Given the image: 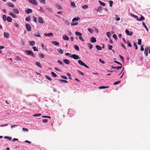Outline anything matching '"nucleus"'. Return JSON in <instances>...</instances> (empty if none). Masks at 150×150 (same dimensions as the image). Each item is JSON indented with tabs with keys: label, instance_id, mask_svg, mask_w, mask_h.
<instances>
[{
	"label": "nucleus",
	"instance_id": "nucleus-55",
	"mask_svg": "<svg viewBox=\"0 0 150 150\" xmlns=\"http://www.w3.org/2000/svg\"><path fill=\"white\" fill-rule=\"evenodd\" d=\"M67 76H69V79H72V78L71 77V74H70L69 73H67Z\"/></svg>",
	"mask_w": 150,
	"mask_h": 150
},
{
	"label": "nucleus",
	"instance_id": "nucleus-7",
	"mask_svg": "<svg viewBox=\"0 0 150 150\" xmlns=\"http://www.w3.org/2000/svg\"><path fill=\"white\" fill-rule=\"evenodd\" d=\"M125 32L126 34L128 35L131 36L132 35L133 33L131 32H129V31L128 30H126Z\"/></svg>",
	"mask_w": 150,
	"mask_h": 150
},
{
	"label": "nucleus",
	"instance_id": "nucleus-21",
	"mask_svg": "<svg viewBox=\"0 0 150 150\" xmlns=\"http://www.w3.org/2000/svg\"><path fill=\"white\" fill-rule=\"evenodd\" d=\"M36 64L37 65V66L38 67H40V68L42 67V66L41 65V64L39 62H36Z\"/></svg>",
	"mask_w": 150,
	"mask_h": 150
},
{
	"label": "nucleus",
	"instance_id": "nucleus-51",
	"mask_svg": "<svg viewBox=\"0 0 150 150\" xmlns=\"http://www.w3.org/2000/svg\"><path fill=\"white\" fill-rule=\"evenodd\" d=\"M121 82L120 81H117L115 82L113 84L114 85H117L120 83Z\"/></svg>",
	"mask_w": 150,
	"mask_h": 150
},
{
	"label": "nucleus",
	"instance_id": "nucleus-2",
	"mask_svg": "<svg viewBox=\"0 0 150 150\" xmlns=\"http://www.w3.org/2000/svg\"><path fill=\"white\" fill-rule=\"evenodd\" d=\"M25 52L28 55H30L33 57H35V55L31 50H26Z\"/></svg>",
	"mask_w": 150,
	"mask_h": 150
},
{
	"label": "nucleus",
	"instance_id": "nucleus-48",
	"mask_svg": "<svg viewBox=\"0 0 150 150\" xmlns=\"http://www.w3.org/2000/svg\"><path fill=\"white\" fill-rule=\"evenodd\" d=\"M23 131L24 132H28V130L27 129L24 128H22Z\"/></svg>",
	"mask_w": 150,
	"mask_h": 150
},
{
	"label": "nucleus",
	"instance_id": "nucleus-38",
	"mask_svg": "<svg viewBox=\"0 0 150 150\" xmlns=\"http://www.w3.org/2000/svg\"><path fill=\"white\" fill-rule=\"evenodd\" d=\"M39 55L40 57L41 58H43L44 57V55L43 54L40 53L39 54Z\"/></svg>",
	"mask_w": 150,
	"mask_h": 150
},
{
	"label": "nucleus",
	"instance_id": "nucleus-25",
	"mask_svg": "<svg viewBox=\"0 0 150 150\" xmlns=\"http://www.w3.org/2000/svg\"><path fill=\"white\" fill-rule=\"evenodd\" d=\"M52 43L57 46H58L59 45V42L55 41L52 42Z\"/></svg>",
	"mask_w": 150,
	"mask_h": 150
},
{
	"label": "nucleus",
	"instance_id": "nucleus-26",
	"mask_svg": "<svg viewBox=\"0 0 150 150\" xmlns=\"http://www.w3.org/2000/svg\"><path fill=\"white\" fill-rule=\"evenodd\" d=\"M96 47L97 49L98 50H102L101 47L99 45H96Z\"/></svg>",
	"mask_w": 150,
	"mask_h": 150
},
{
	"label": "nucleus",
	"instance_id": "nucleus-58",
	"mask_svg": "<svg viewBox=\"0 0 150 150\" xmlns=\"http://www.w3.org/2000/svg\"><path fill=\"white\" fill-rule=\"evenodd\" d=\"M4 138L5 139H9L10 140H11L12 139V138L11 137H10L7 136H5L4 137Z\"/></svg>",
	"mask_w": 150,
	"mask_h": 150
},
{
	"label": "nucleus",
	"instance_id": "nucleus-4",
	"mask_svg": "<svg viewBox=\"0 0 150 150\" xmlns=\"http://www.w3.org/2000/svg\"><path fill=\"white\" fill-rule=\"evenodd\" d=\"M70 57L75 59H80L79 56L75 54H73L72 55L70 56Z\"/></svg>",
	"mask_w": 150,
	"mask_h": 150
},
{
	"label": "nucleus",
	"instance_id": "nucleus-16",
	"mask_svg": "<svg viewBox=\"0 0 150 150\" xmlns=\"http://www.w3.org/2000/svg\"><path fill=\"white\" fill-rule=\"evenodd\" d=\"M122 68V66L115 67L112 66H111V68L113 69H116L117 70H119Z\"/></svg>",
	"mask_w": 150,
	"mask_h": 150
},
{
	"label": "nucleus",
	"instance_id": "nucleus-3",
	"mask_svg": "<svg viewBox=\"0 0 150 150\" xmlns=\"http://www.w3.org/2000/svg\"><path fill=\"white\" fill-rule=\"evenodd\" d=\"M78 63L81 65H82L87 68H89V67L84 62H83L82 61L79 60L78 61Z\"/></svg>",
	"mask_w": 150,
	"mask_h": 150
},
{
	"label": "nucleus",
	"instance_id": "nucleus-17",
	"mask_svg": "<svg viewBox=\"0 0 150 150\" xmlns=\"http://www.w3.org/2000/svg\"><path fill=\"white\" fill-rule=\"evenodd\" d=\"M63 39L65 40H69V38L66 35H64L62 37Z\"/></svg>",
	"mask_w": 150,
	"mask_h": 150
},
{
	"label": "nucleus",
	"instance_id": "nucleus-23",
	"mask_svg": "<svg viewBox=\"0 0 150 150\" xmlns=\"http://www.w3.org/2000/svg\"><path fill=\"white\" fill-rule=\"evenodd\" d=\"M131 15L133 18L136 19V20L137 21L138 19V18L137 16L134 15L132 13L131 14Z\"/></svg>",
	"mask_w": 150,
	"mask_h": 150
},
{
	"label": "nucleus",
	"instance_id": "nucleus-10",
	"mask_svg": "<svg viewBox=\"0 0 150 150\" xmlns=\"http://www.w3.org/2000/svg\"><path fill=\"white\" fill-rule=\"evenodd\" d=\"M44 35L45 36H49H49L53 37L54 36L53 34L52 33H48V34L45 33L44 34Z\"/></svg>",
	"mask_w": 150,
	"mask_h": 150
},
{
	"label": "nucleus",
	"instance_id": "nucleus-34",
	"mask_svg": "<svg viewBox=\"0 0 150 150\" xmlns=\"http://www.w3.org/2000/svg\"><path fill=\"white\" fill-rule=\"evenodd\" d=\"M56 7L59 9L61 10L62 9V7L59 5H56Z\"/></svg>",
	"mask_w": 150,
	"mask_h": 150
},
{
	"label": "nucleus",
	"instance_id": "nucleus-52",
	"mask_svg": "<svg viewBox=\"0 0 150 150\" xmlns=\"http://www.w3.org/2000/svg\"><path fill=\"white\" fill-rule=\"evenodd\" d=\"M134 46L135 49L137 50V49L138 47H137V46L136 43L135 42H134Z\"/></svg>",
	"mask_w": 150,
	"mask_h": 150
},
{
	"label": "nucleus",
	"instance_id": "nucleus-43",
	"mask_svg": "<svg viewBox=\"0 0 150 150\" xmlns=\"http://www.w3.org/2000/svg\"><path fill=\"white\" fill-rule=\"evenodd\" d=\"M39 1L42 3H43L45 4H46L45 0H39Z\"/></svg>",
	"mask_w": 150,
	"mask_h": 150
},
{
	"label": "nucleus",
	"instance_id": "nucleus-32",
	"mask_svg": "<svg viewBox=\"0 0 150 150\" xmlns=\"http://www.w3.org/2000/svg\"><path fill=\"white\" fill-rule=\"evenodd\" d=\"M108 86H100L99 87V89H104V88H108Z\"/></svg>",
	"mask_w": 150,
	"mask_h": 150
},
{
	"label": "nucleus",
	"instance_id": "nucleus-13",
	"mask_svg": "<svg viewBox=\"0 0 150 150\" xmlns=\"http://www.w3.org/2000/svg\"><path fill=\"white\" fill-rule=\"evenodd\" d=\"M4 36L5 37L7 38H8L9 37V34L8 33L4 32Z\"/></svg>",
	"mask_w": 150,
	"mask_h": 150
},
{
	"label": "nucleus",
	"instance_id": "nucleus-33",
	"mask_svg": "<svg viewBox=\"0 0 150 150\" xmlns=\"http://www.w3.org/2000/svg\"><path fill=\"white\" fill-rule=\"evenodd\" d=\"M74 47L76 50H79V47L77 45H74Z\"/></svg>",
	"mask_w": 150,
	"mask_h": 150
},
{
	"label": "nucleus",
	"instance_id": "nucleus-20",
	"mask_svg": "<svg viewBox=\"0 0 150 150\" xmlns=\"http://www.w3.org/2000/svg\"><path fill=\"white\" fill-rule=\"evenodd\" d=\"M30 45L31 46H33L35 44V42L34 41H29Z\"/></svg>",
	"mask_w": 150,
	"mask_h": 150
},
{
	"label": "nucleus",
	"instance_id": "nucleus-56",
	"mask_svg": "<svg viewBox=\"0 0 150 150\" xmlns=\"http://www.w3.org/2000/svg\"><path fill=\"white\" fill-rule=\"evenodd\" d=\"M113 47L112 45H108V48L109 50H112V48Z\"/></svg>",
	"mask_w": 150,
	"mask_h": 150
},
{
	"label": "nucleus",
	"instance_id": "nucleus-27",
	"mask_svg": "<svg viewBox=\"0 0 150 150\" xmlns=\"http://www.w3.org/2000/svg\"><path fill=\"white\" fill-rule=\"evenodd\" d=\"M34 35L37 37H41V36L40 33H38L37 34L35 33L34 34Z\"/></svg>",
	"mask_w": 150,
	"mask_h": 150
},
{
	"label": "nucleus",
	"instance_id": "nucleus-37",
	"mask_svg": "<svg viewBox=\"0 0 150 150\" xmlns=\"http://www.w3.org/2000/svg\"><path fill=\"white\" fill-rule=\"evenodd\" d=\"M59 81L61 82H64L65 83H67L68 82V81L67 80H62V79H60L59 80Z\"/></svg>",
	"mask_w": 150,
	"mask_h": 150
},
{
	"label": "nucleus",
	"instance_id": "nucleus-46",
	"mask_svg": "<svg viewBox=\"0 0 150 150\" xmlns=\"http://www.w3.org/2000/svg\"><path fill=\"white\" fill-rule=\"evenodd\" d=\"M41 115V114H37L33 115V116L34 117H39Z\"/></svg>",
	"mask_w": 150,
	"mask_h": 150
},
{
	"label": "nucleus",
	"instance_id": "nucleus-35",
	"mask_svg": "<svg viewBox=\"0 0 150 150\" xmlns=\"http://www.w3.org/2000/svg\"><path fill=\"white\" fill-rule=\"evenodd\" d=\"M33 50L35 51H38V48H37L36 47L34 46L33 47Z\"/></svg>",
	"mask_w": 150,
	"mask_h": 150
},
{
	"label": "nucleus",
	"instance_id": "nucleus-47",
	"mask_svg": "<svg viewBox=\"0 0 150 150\" xmlns=\"http://www.w3.org/2000/svg\"><path fill=\"white\" fill-rule=\"evenodd\" d=\"M108 2H109L110 3V7H112L113 3V1H108Z\"/></svg>",
	"mask_w": 150,
	"mask_h": 150
},
{
	"label": "nucleus",
	"instance_id": "nucleus-11",
	"mask_svg": "<svg viewBox=\"0 0 150 150\" xmlns=\"http://www.w3.org/2000/svg\"><path fill=\"white\" fill-rule=\"evenodd\" d=\"M6 4H7V5L9 7H11V8H13L14 7V5L10 2L7 3H6Z\"/></svg>",
	"mask_w": 150,
	"mask_h": 150
},
{
	"label": "nucleus",
	"instance_id": "nucleus-14",
	"mask_svg": "<svg viewBox=\"0 0 150 150\" xmlns=\"http://www.w3.org/2000/svg\"><path fill=\"white\" fill-rule=\"evenodd\" d=\"M63 62L66 64H69L70 63V61L67 59H64L63 60Z\"/></svg>",
	"mask_w": 150,
	"mask_h": 150
},
{
	"label": "nucleus",
	"instance_id": "nucleus-57",
	"mask_svg": "<svg viewBox=\"0 0 150 150\" xmlns=\"http://www.w3.org/2000/svg\"><path fill=\"white\" fill-rule=\"evenodd\" d=\"M46 9L48 11H49L52 12V8H46Z\"/></svg>",
	"mask_w": 150,
	"mask_h": 150
},
{
	"label": "nucleus",
	"instance_id": "nucleus-45",
	"mask_svg": "<svg viewBox=\"0 0 150 150\" xmlns=\"http://www.w3.org/2000/svg\"><path fill=\"white\" fill-rule=\"evenodd\" d=\"M7 18L6 16L5 15H4L3 16V19L4 21H6V20Z\"/></svg>",
	"mask_w": 150,
	"mask_h": 150
},
{
	"label": "nucleus",
	"instance_id": "nucleus-1",
	"mask_svg": "<svg viewBox=\"0 0 150 150\" xmlns=\"http://www.w3.org/2000/svg\"><path fill=\"white\" fill-rule=\"evenodd\" d=\"M75 34L76 36H79V39L82 41H84V40L82 37V34L81 33L76 31L75 32Z\"/></svg>",
	"mask_w": 150,
	"mask_h": 150
},
{
	"label": "nucleus",
	"instance_id": "nucleus-22",
	"mask_svg": "<svg viewBox=\"0 0 150 150\" xmlns=\"http://www.w3.org/2000/svg\"><path fill=\"white\" fill-rule=\"evenodd\" d=\"M80 19L79 18H74L72 20V22H73L76 21H78Z\"/></svg>",
	"mask_w": 150,
	"mask_h": 150
},
{
	"label": "nucleus",
	"instance_id": "nucleus-18",
	"mask_svg": "<svg viewBox=\"0 0 150 150\" xmlns=\"http://www.w3.org/2000/svg\"><path fill=\"white\" fill-rule=\"evenodd\" d=\"M145 19L144 17L142 15L141 16V17L139 18H138L137 20V21H142L144 20Z\"/></svg>",
	"mask_w": 150,
	"mask_h": 150
},
{
	"label": "nucleus",
	"instance_id": "nucleus-41",
	"mask_svg": "<svg viewBox=\"0 0 150 150\" xmlns=\"http://www.w3.org/2000/svg\"><path fill=\"white\" fill-rule=\"evenodd\" d=\"M129 47H132V45L129 41H128L127 42Z\"/></svg>",
	"mask_w": 150,
	"mask_h": 150
},
{
	"label": "nucleus",
	"instance_id": "nucleus-36",
	"mask_svg": "<svg viewBox=\"0 0 150 150\" xmlns=\"http://www.w3.org/2000/svg\"><path fill=\"white\" fill-rule=\"evenodd\" d=\"M51 74L52 75V76L54 77H56L57 76V75L56 74H55L54 72H51Z\"/></svg>",
	"mask_w": 150,
	"mask_h": 150
},
{
	"label": "nucleus",
	"instance_id": "nucleus-30",
	"mask_svg": "<svg viewBox=\"0 0 150 150\" xmlns=\"http://www.w3.org/2000/svg\"><path fill=\"white\" fill-rule=\"evenodd\" d=\"M30 16H28L25 19V20L26 21H30Z\"/></svg>",
	"mask_w": 150,
	"mask_h": 150
},
{
	"label": "nucleus",
	"instance_id": "nucleus-15",
	"mask_svg": "<svg viewBox=\"0 0 150 150\" xmlns=\"http://www.w3.org/2000/svg\"><path fill=\"white\" fill-rule=\"evenodd\" d=\"M9 15L12 16L13 18H16L17 16L12 12H10L9 13Z\"/></svg>",
	"mask_w": 150,
	"mask_h": 150
},
{
	"label": "nucleus",
	"instance_id": "nucleus-5",
	"mask_svg": "<svg viewBox=\"0 0 150 150\" xmlns=\"http://www.w3.org/2000/svg\"><path fill=\"white\" fill-rule=\"evenodd\" d=\"M25 27L26 28V30L28 31H31V27L29 24H25Z\"/></svg>",
	"mask_w": 150,
	"mask_h": 150
},
{
	"label": "nucleus",
	"instance_id": "nucleus-44",
	"mask_svg": "<svg viewBox=\"0 0 150 150\" xmlns=\"http://www.w3.org/2000/svg\"><path fill=\"white\" fill-rule=\"evenodd\" d=\"M118 15H116V17L115 18V20H116L117 21H119L120 20V18H119V17H118Z\"/></svg>",
	"mask_w": 150,
	"mask_h": 150
},
{
	"label": "nucleus",
	"instance_id": "nucleus-31",
	"mask_svg": "<svg viewBox=\"0 0 150 150\" xmlns=\"http://www.w3.org/2000/svg\"><path fill=\"white\" fill-rule=\"evenodd\" d=\"M99 2L100 3V5L103 6H105V4L104 2H103L100 1H99Z\"/></svg>",
	"mask_w": 150,
	"mask_h": 150
},
{
	"label": "nucleus",
	"instance_id": "nucleus-24",
	"mask_svg": "<svg viewBox=\"0 0 150 150\" xmlns=\"http://www.w3.org/2000/svg\"><path fill=\"white\" fill-rule=\"evenodd\" d=\"M6 20L7 21L9 22H11L12 21L11 18L9 16L7 17Z\"/></svg>",
	"mask_w": 150,
	"mask_h": 150
},
{
	"label": "nucleus",
	"instance_id": "nucleus-49",
	"mask_svg": "<svg viewBox=\"0 0 150 150\" xmlns=\"http://www.w3.org/2000/svg\"><path fill=\"white\" fill-rule=\"evenodd\" d=\"M106 34H107V36L109 38H110V32H107L106 33Z\"/></svg>",
	"mask_w": 150,
	"mask_h": 150
},
{
	"label": "nucleus",
	"instance_id": "nucleus-12",
	"mask_svg": "<svg viewBox=\"0 0 150 150\" xmlns=\"http://www.w3.org/2000/svg\"><path fill=\"white\" fill-rule=\"evenodd\" d=\"M25 12L27 14H29V13H31L32 12V10L30 8H28L25 11Z\"/></svg>",
	"mask_w": 150,
	"mask_h": 150
},
{
	"label": "nucleus",
	"instance_id": "nucleus-29",
	"mask_svg": "<svg viewBox=\"0 0 150 150\" xmlns=\"http://www.w3.org/2000/svg\"><path fill=\"white\" fill-rule=\"evenodd\" d=\"M142 25L143 26H144V27H145V28L146 29V30L147 31H149V30L148 29L147 26H146V25L145 24L144 22H142Z\"/></svg>",
	"mask_w": 150,
	"mask_h": 150
},
{
	"label": "nucleus",
	"instance_id": "nucleus-62",
	"mask_svg": "<svg viewBox=\"0 0 150 150\" xmlns=\"http://www.w3.org/2000/svg\"><path fill=\"white\" fill-rule=\"evenodd\" d=\"M99 61L103 64L105 63V62L103 61H102L101 59H99Z\"/></svg>",
	"mask_w": 150,
	"mask_h": 150
},
{
	"label": "nucleus",
	"instance_id": "nucleus-19",
	"mask_svg": "<svg viewBox=\"0 0 150 150\" xmlns=\"http://www.w3.org/2000/svg\"><path fill=\"white\" fill-rule=\"evenodd\" d=\"M13 11L16 14H18L19 11L18 10L17 8H15L13 9Z\"/></svg>",
	"mask_w": 150,
	"mask_h": 150
},
{
	"label": "nucleus",
	"instance_id": "nucleus-64",
	"mask_svg": "<svg viewBox=\"0 0 150 150\" xmlns=\"http://www.w3.org/2000/svg\"><path fill=\"white\" fill-rule=\"evenodd\" d=\"M78 71L79 73V74H80V75H84L83 73L81 71L78 70Z\"/></svg>",
	"mask_w": 150,
	"mask_h": 150
},
{
	"label": "nucleus",
	"instance_id": "nucleus-50",
	"mask_svg": "<svg viewBox=\"0 0 150 150\" xmlns=\"http://www.w3.org/2000/svg\"><path fill=\"white\" fill-rule=\"evenodd\" d=\"M141 41H142L141 39H139L138 40V45H141V44H142Z\"/></svg>",
	"mask_w": 150,
	"mask_h": 150
},
{
	"label": "nucleus",
	"instance_id": "nucleus-60",
	"mask_svg": "<svg viewBox=\"0 0 150 150\" xmlns=\"http://www.w3.org/2000/svg\"><path fill=\"white\" fill-rule=\"evenodd\" d=\"M60 76H61V78H63V79H67V77H66L64 76L61 75Z\"/></svg>",
	"mask_w": 150,
	"mask_h": 150
},
{
	"label": "nucleus",
	"instance_id": "nucleus-39",
	"mask_svg": "<svg viewBox=\"0 0 150 150\" xmlns=\"http://www.w3.org/2000/svg\"><path fill=\"white\" fill-rule=\"evenodd\" d=\"M88 31H89L91 33H93V30L92 29L88 28Z\"/></svg>",
	"mask_w": 150,
	"mask_h": 150
},
{
	"label": "nucleus",
	"instance_id": "nucleus-42",
	"mask_svg": "<svg viewBox=\"0 0 150 150\" xmlns=\"http://www.w3.org/2000/svg\"><path fill=\"white\" fill-rule=\"evenodd\" d=\"M39 11L42 13H44L45 12L44 10L42 7H40V9L39 10Z\"/></svg>",
	"mask_w": 150,
	"mask_h": 150
},
{
	"label": "nucleus",
	"instance_id": "nucleus-28",
	"mask_svg": "<svg viewBox=\"0 0 150 150\" xmlns=\"http://www.w3.org/2000/svg\"><path fill=\"white\" fill-rule=\"evenodd\" d=\"M87 45L88 47L90 49H91L92 48L93 46L92 45L89 43H87Z\"/></svg>",
	"mask_w": 150,
	"mask_h": 150
},
{
	"label": "nucleus",
	"instance_id": "nucleus-53",
	"mask_svg": "<svg viewBox=\"0 0 150 150\" xmlns=\"http://www.w3.org/2000/svg\"><path fill=\"white\" fill-rule=\"evenodd\" d=\"M88 6L87 5H84L82 6V8L83 9H86L88 8Z\"/></svg>",
	"mask_w": 150,
	"mask_h": 150
},
{
	"label": "nucleus",
	"instance_id": "nucleus-40",
	"mask_svg": "<svg viewBox=\"0 0 150 150\" xmlns=\"http://www.w3.org/2000/svg\"><path fill=\"white\" fill-rule=\"evenodd\" d=\"M57 51L59 53L61 54L63 53V51L61 49H59L57 50Z\"/></svg>",
	"mask_w": 150,
	"mask_h": 150
},
{
	"label": "nucleus",
	"instance_id": "nucleus-59",
	"mask_svg": "<svg viewBox=\"0 0 150 150\" xmlns=\"http://www.w3.org/2000/svg\"><path fill=\"white\" fill-rule=\"evenodd\" d=\"M71 6L74 7H75V4L74 2H71Z\"/></svg>",
	"mask_w": 150,
	"mask_h": 150
},
{
	"label": "nucleus",
	"instance_id": "nucleus-61",
	"mask_svg": "<svg viewBox=\"0 0 150 150\" xmlns=\"http://www.w3.org/2000/svg\"><path fill=\"white\" fill-rule=\"evenodd\" d=\"M57 62L61 64H62V65H64V64L63 63V62H62L60 60H58L57 61Z\"/></svg>",
	"mask_w": 150,
	"mask_h": 150
},
{
	"label": "nucleus",
	"instance_id": "nucleus-6",
	"mask_svg": "<svg viewBox=\"0 0 150 150\" xmlns=\"http://www.w3.org/2000/svg\"><path fill=\"white\" fill-rule=\"evenodd\" d=\"M29 1L31 4L34 5L37 4V2L36 0H28Z\"/></svg>",
	"mask_w": 150,
	"mask_h": 150
},
{
	"label": "nucleus",
	"instance_id": "nucleus-63",
	"mask_svg": "<svg viewBox=\"0 0 150 150\" xmlns=\"http://www.w3.org/2000/svg\"><path fill=\"white\" fill-rule=\"evenodd\" d=\"M78 24V23L77 22H76L75 23H71V25H76Z\"/></svg>",
	"mask_w": 150,
	"mask_h": 150
},
{
	"label": "nucleus",
	"instance_id": "nucleus-8",
	"mask_svg": "<svg viewBox=\"0 0 150 150\" xmlns=\"http://www.w3.org/2000/svg\"><path fill=\"white\" fill-rule=\"evenodd\" d=\"M91 42L92 43L95 42L96 41V39L94 37H92L91 38Z\"/></svg>",
	"mask_w": 150,
	"mask_h": 150
},
{
	"label": "nucleus",
	"instance_id": "nucleus-54",
	"mask_svg": "<svg viewBox=\"0 0 150 150\" xmlns=\"http://www.w3.org/2000/svg\"><path fill=\"white\" fill-rule=\"evenodd\" d=\"M45 77L47 79H48L50 81H51L52 80L51 78L49 76L46 75L45 76Z\"/></svg>",
	"mask_w": 150,
	"mask_h": 150
},
{
	"label": "nucleus",
	"instance_id": "nucleus-9",
	"mask_svg": "<svg viewBox=\"0 0 150 150\" xmlns=\"http://www.w3.org/2000/svg\"><path fill=\"white\" fill-rule=\"evenodd\" d=\"M38 22L42 24L44 23V21L42 18L40 17L38 18Z\"/></svg>",
	"mask_w": 150,
	"mask_h": 150
}]
</instances>
